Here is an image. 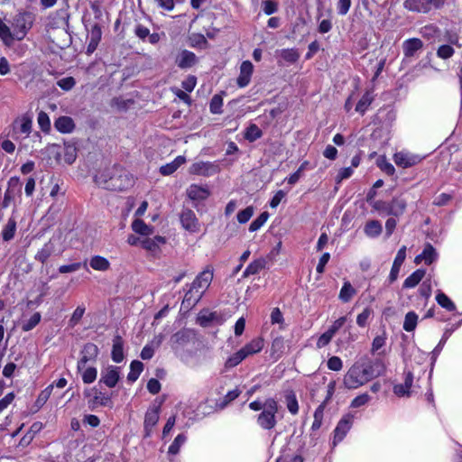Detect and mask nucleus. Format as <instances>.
<instances>
[{"label":"nucleus","instance_id":"1","mask_svg":"<svg viewBox=\"0 0 462 462\" xmlns=\"http://www.w3.org/2000/svg\"><path fill=\"white\" fill-rule=\"evenodd\" d=\"M94 180L100 188L114 191L128 189L134 183L132 175L117 167L99 171L95 176Z\"/></svg>","mask_w":462,"mask_h":462},{"label":"nucleus","instance_id":"2","mask_svg":"<svg viewBox=\"0 0 462 462\" xmlns=\"http://www.w3.org/2000/svg\"><path fill=\"white\" fill-rule=\"evenodd\" d=\"M252 411H260L256 422L263 430H273L277 424L280 405L273 398H267L264 401L256 400L249 403Z\"/></svg>","mask_w":462,"mask_h":462},{"label":"nucleus","instance_id":"3","mask_svg":"<svg viewBox=\"0 0 462 462\" xmlns=\"http://www.w3.org/2000/svg\"><path fill=\"white\" fill-rule=\"evenodd\" d=\"M213 276V268L211 266H207L193 281L189 291L185 296L186 300H193L194 302L199 301L204 292L210 286Z\"/></svg>","mask_w":462,"mask_h":462},{"label":"nucleus","instance_id":"4","mask_svg":"<svg viewBox=\"0 0 462 462\" xmlns=\"http://www.w3.org/2000/svg\"><path fill=\"white\" fill-rule=\"evenodd\" d=\"M45 151L55 159L57 163L72 164L77 159V148L71 143H65L63 146L56 143L49 144Z\"/></svg>","mask_w":462,"mask_h":462},{"label":"nucleus","instance_id":"5","mask_svg":"<svg viewBox=\"0 0 462 462\" xmlns=\"http://www.w3.org/2000/svg\"><path fill=\"white\" fill-rule=\"evenodd\" d=\"M367 383L362 370L359 367V362L355 363L345 374L343 384L348 390H356Z\"/></svg>","mask_w":462,"mask_h":462},{"label":"nucleus","instance_id":"6","mask_svg":"<svg viewBox=\"0 0 462 462\" xmlns=\"http://www.w3.org/2000/svg\"><path fill=\"white\" fill-rule=\"evenodd\" d=\"M32 119L28 114H23L14 119L12 124L13 137L19 138L23 135L28 137L32 131Z\"/></svg>","mask_w":462,"mask_h":462},{"label":"nucleus","instance_id":"7","mask_svg":"<svg viewBox=\"0 0 462 462\" xmlns=\"http://www.w3.org/2000/svg\"><path fill=\"white\" fill-rule=\"evenodd\" d=\"M186 195L194 204L201 203L211 196V190L208 185L190 184L186 189Z\"/></svg>","mask_w":462,"mask_h":462},{"label":"nucleus","instance_id":"8","mask_svg":"<svg viewBox=\"0 0 462 462\" xmlns=\"http://www.w3.org/2000/svg\"><path fill=\"white\" fill-rule=\"evenodd\" d=\"M84 396L88 398V404L92 407L109 406L112 403L111 398L97 387L86 389Z\"/></svg>","mask_w":462,"mask_h":462},{"label":"nucleus","instance_id":"9","mask_svg":"<svg viewBox=\"0 0 462 462\" xmlns=\"http://www.w3.org/2000/svg\"><path fill=\"white\" fill-rule=\"evenodd\" d=\"M26 34V29L23 25L21 29H14V32L0 18V39L5 44L10 46L14 41H21Z\"/></svg>","mask_w":462,"mask_h":462},{"label":"nucleus","instance_id":"10","mask_svg":"<svg viewBox=\"0 0 462 462\" xmlns=\"http://www.w3.org/2000/svg\"><path fill=\"white\" fill-rule=\"evenodd\" d=\"M165 244L166 238L162 236L144 237L141 241V246L152 256H159Z\"/></svg>","mask_w":462,"mask_h":462},{"label":"nucleus","instance_id":"11","mask_svg":"<svg viewBox=\"0 0 462 462\" xmlns=\"http://www.w3.org/2000/svg\"><path fill=\"white\" fill-rule=\"evenodd\" d=\"M190 174L209 177L220 171L217 163L210 162H198L193 163L189 170Z\"/></svg>","mask_w":462,"mask_h":462},{"label":"nucleus","instance_id":"12","mask_svg":"<svg viewBox=\"0 0 462 462\" xmlns=\"http://www.w3.org/2000/svg\"><path fill=\"white\" fill-rule=\"evenodd\" d=\"M354 421V415L350 413L345 414L338 421L337 427L334 430L333 444L337 445L338 442L346 437L347 432L350 430Z\"/></svg>","mask_w":462,"mask_h":462},{"label":"nucleus","instance_id":"13","mask_svg":"<svg viewBox=\"0 0 462 462\" xmlns=\"http://www.w3.org/2000/svg\"><path fill=\"white\" fill-rule=\"evenodd\" d=\"M359 367L362 370L365 377H366L367 383L372 379L380 376L384 372V366L380 361H369L366 363L359 362Z\"/></svg>","mask_w":462,"mask_h":462},{"label":"nucleus","instance_id":"14","mask_svg":"<svg viewBox=\"0 0 462 462\" xmlns=\"http://www.w3.org/2000/svg\"><path fill=\"white\" fill-rule=\"evenodd\" d=\"M180 223L184 229L190 233L199 231V223L195 213L190 209H185L180 215Z\"/></svg>","mask_w":462,"mask_h":462},{"label":"nucleus","instance_id":"15","mask_svg":"<svg viewBox=\"0 0 462 462\" xmlns=\"http://www.w3.org/2000/svg\"><path fill=\"white\" fill-rule=\"evenodd\" d=\"M120 379L119 369L116 366L109 365L101 372L99 383H104L109 388L115 387Z\"/></svg>","mask_w":462,"mask_h":462},{"label":"nucleus","instance_id":"16","mask_svg":"<svg viewBox=\"0 0 462 462\" xmlns=\"http://www.w3.org/2000/svg\"><path fill=\"white\" fill-rule=\"evenodd\" d=\"M419 155L410 153L408 152H399L393 155V161L397 166L402 168L411 167L420 162Z\"/></svg>","mask_w":462,"mask_h":462},{"label":"nucleus","instance_id":"17","mask_svg":"<svg viewBox=\"0 0 462 462\" xmlns=\"http://www.w3.org/2000/svg\"><path fill=\"white\" fill-rule=\"evenodd\" d=\"M253 72L254 65L250 60H245L241 63L239 75L236 79V83L239 88H245L250 83Z\"/></svg>","mask_w":462,"mask_h":462},{"label":"nucleus","instance_id":"18","mask_svg":"<svg viewBox=\"0 0 462 462\" xmlns=\"http://www.w3.org/2000/svg\"><path fill=\"white\" fill-rule=\"evenodd\" d=\"M160 418L159 407L150 408L144 417V436L150 437Z\"/></svg>","mask_w":462,"mask_h":462},{"label":"nucleus","instance_id":"19","mask_svg":"<svg viewBox=\"0 0 462 462\" xmlns=\"http://www.w3.org/2000/svg\"><path fill=\"white\" fill-rule=\"evenodd\" d=\"M413 383V374L411 372H407L404 377L403 383H397L393 386V393L398 397H409L411 393V386Z\"/></svg>","mask_w":462,"mask_h":462},{"label":"nucleus","instance_id":"20","mask_svg":"<svg viewBox=\"0 0 462 462\" xmlns=\"http://www.w3.org/2000/svg\"><path fill=\"white\" fill-rule=\"evenodd\" d=\"M77 369L81 374V378L84 383L90 384L94 383L97 377V370L94 366L87 365V363L78 362Z\"/></svg>","mask_w":462,"mask_h":462},{"label":"nucleus","instance_id":"21","mask_svg":"<svg viewBox=\"0 0 462 462\" xmlns=\"http://www.w3.org/2000/svg\"><path fill=\"white\" fill-rule=\"evenodd\" d=\"M264 346V341L262 337H255L245 344L241 349L243 350L245 357L260 353Z\"/></svg>","mask_w":462,"mask_h":462},{"label":"nucleus","instance_id":"22","mask_svg":"<svg viewBox=\"0 0 462 462\" xmlns=\"http://www.w3.org/2000/svg\"><path fill=\"white\" fill-rule=\"evenodd\" d=\"M185 162L186 158L182 155H179L172 162L161 166L159 171L163 176L171 175Z\"/></svg>","mask_w":462,"mask_h":462},{"label":"nucleus","instance_id":"23","mask_svg":"<svg viewBox=\"0 0 462 462\" xmlns=\"http://www.w3.org/2000/svg\"><path fill=\"white\" fill-rule=\"evenodd\" d=\"M196 55L186 50L180 51L176 59L177 65L181 69L190 68L196 63Z\"/></svg>","mask_w":462,"mask_h":462},{"label":"nucleus","instance_id":"24","mask_svg":"<svg viewBox=\"0 0 462 462\" xmlns=\"http://www.w3.org/2000/svg\"><path fill=\"white\" fill-rule=\"evenodd\" d=\"M407 207V202L404 199L394 198L389 203L388 215H392L394 217L402 216Z\"/></svg>","mask_w":462,"mask_h":462},{"label":"nucleus","instance_id":"25","mask_svg":"<svg viewBox=\"0 0 462 462\" xmlns=\"http://www.w3.org/2000/svg\"><path fill=\"white\" fill-rule=\"evenodd\" d=\"M277 55L280 59V63L293 64L299 58L300 53L296 49H282L277 51Z\"/></svg>","mask_w":462,"mask_h":462},{"label":"nucleus","instance_id":"26","mask_svg":"<svg viewBox=\"0 0 462 462\" xmlns=\"http://www.w3.org/2000/svg\"><path fill=\"white\" fill-rule=\"evenodd\" d=\"M437 258V253L432 245H427L423 250V252L417 255L414 259V263L419 264L424 262L426 264H430Z\"/></svg>","mask_w":462,"mask_h":462},{"label":"nucleus","instance_id":"27","mask_svg":"<svg viewBox=\"0 0 462 462\" xmlns=\"http://www.w3.org/2000/svg\"><path fill=\"white\" fill-rule=\"evenodd\" d=\"M131 227L134 233L138 234L143 238L148 237L153 234V227L138 218L133 221Z\"/></svg>","mask_w":462,"mask_h":462},{"label":"nucleus","instance_id":"28","mask_svg":"<svg viewBox=\"0 0 462 462\" xmlns=\"http://www.w3.org/2000/svg\"><path fill=\"white\" fill-rule=\"evenodd\" d=\"M422 42L418 38H412L403 42V53L406 57L413 56L422 48Z\"/></svg>","mask_w":462,"mask_h":462},{"label":"nucleus","instance_id":"29","mask_svg":"<svg viewBox=\"0 0 462 462\" xmlns=\"http://www.w3.org/2000/svg\"><path fill=\"white\" fill-rule=\"evenodd\" d=\"M98 347L93 343H88L84 346L81 357L78 362L88 363V361L95 360L98 356Z\"/></svg>","mask_w":462,"mask_h":462},{"label":"nucleus","instance_id":"30","mask_svg":"<svg viewBox=\"0 0 462 462\" xmlns=\"http://www.w3.org/2000/svg\"><path fill=\"white\" fill-rule=\"evenodd\" d=\"M112 360L120 363L124 360V342L121 337L117 336L113 339Z\"/></svg>","mask_w":462,"mask_h":462},{"label":"nucleus","instance_id":"31","mask_svg":"<svg viewBox=\"0 0 462 462\" xmlns=\"http://www.w3.org/2000/svg\"><path fill=\"white\" fill-rule=\"evenodd\" d=\"M55 128L62 133H71L75 127L73 120L69 116H60L54 123Z\"/></svg>","mask_w":462,"mask_h":462},{"label":"nucleus","instance_id":"32","mask_svg":"<svg viewBox=\"0 0 462 462\" xmlns=\"http://www.w3.org/2000/svg\"><path fill=\"white\" fill-rule=\"evenodd\" d=\"M89 265L95 271L106 272L110 269V262L100 255H95L89 259Z\"/></svg>","mask_w":462,"mask_h":462},{"label":"nucleus","instance_id":"33","mask_svg":"<svg viewBox=\"0 0 462 462\" xmlns=\"http://www.w3.org/2000/svg\"><path fill=\"white\" fill-rule=\"evenodd\" d=\"M417 4L413 7L414 10L418 12H423L427 13L430 10L431 6L434 7H439L441 6L445 0H427L426 2L424 0H416Z\"/></svg>","mask_w":462,"mask_h":462},{"label":"nucleus","instance_id":"34","mask_svg":"<svg viewBox=\"0 0 462 462\" xmlns=\"http://www.w3.org/2000/svg\"><path fill=\"white\" fill-rule=\"evenodd\" d=\"M425 276V271L422 269H418L415 272H413L410 276H408L404 282L403 287L410 289L414 288L419 284V282L423 279Z\"/></svg>","mask_w":462,"mask_h":462},{"label":"nucleus","instance_id":"35","mask_svg":"<svg viewBox=\"0 0 462 462\" xmlns=\"http://www.w3.org/2000/svg\"><path fill=\"white\" fill-rule=\"evenodd\" d=\"M382 225L377 220L368 221L364 227L365 234L369 237L378 236L382 233Z\"/></svg>","mask_w":462,"mask_h":462},{"label":"nucleus","instance_id":"36","mask_svg":"<svg viewBox=\"0 0 462 462\" xmlns=\"http://www.w3.org/2000/svg\"><path fill=\"white\" fill-rule=\"evenodd\" d=\"M266 262L263 258H259L252 262L245 270L243 276L248 277L258 273L265 267Z\"/></svg>","mask_w":462,"mask_h":462},{"label":"nucleus","instance_id":"37","mask_svg":"<svg viewBox=\"0 0 462 462\" xmlns=\"http://www.w3.org/2000/svg\"><path fill=\"white\" fill-rule=\"evenodd\" d=\"M243 350L240 348L238 351L232 354L225 362V367L229 369L238 365L245 359Z\"/></svg>","mask_w":462,"mask_h":462},{"label":"nucleus","instance_id":"38","mask_svg":"<svg viewBox=\"0 0 462 462\" xmlns=\"http://www.w3.org/2000/svg\"><path fill=\"white\" fill-rule=\"evenodd\" d=\"M356 293V291L351 283L349 282H345L339 291L338 298L343 302H348Z\"/></svg>","mask_w":462,"mask_h":462},{"label":"nucleus","instance_id":"39","mask_svg":"<svg viewBox=\"0 0 462 462\" xmlns=\"http://www.w3.org/2000/svg\"><path fill=\"white\" fill-rule=\"evenodd\" d=\"M143 370V365L140 361H133L130 365V372L127 375V379L130 382H135L142 371Z\"/></svg>","mask_w":462,"mask_h":462},{"label":"nucleus","instance_id":"40","mask_svg":"<svg viewBox=\"0 0 462 462\" xmlns=\"http://www.w3.org/2000/svg\"><path fill=\"white\" fill-rule=\"evenodd\" d=\"M217 319L216 312H210L208 310L201 311L198 316V323L202 327H208L211 322Z\"/></svg>","mask_w":462,"mask_h":462},{"label":"nucleus","instance_id":"41","mask_svg":"<svg viewBox=\"0 0 462 462\" xmlns=\"http://www.w3.org/2000/svg\"><path fill=\"white\" fill-rule=\"evenodd\" d=\"M436 300L439 305H440L442 308L453 311L456 310V306L454 302L442 291H439L436 295Z\"/></svg>","mask_w":462,"mask_h":462},{"label":"nucleus","instance_id":"42","mask_svg":"<svg viewBox=\"0 0 462 462\" xmlns=\"http://www.w3.org/2000/svg\"><path fill=\"white\" fill-rule=\"evenodd\" d=\"M372 101H373L372 94L370 92L365 93L363 95V97H361V99L358 101V103L356 106V111L363 115L368 109Z\"/></svg>","mask_w":462,"mask_h":462},{"label":"nucleus","instance_id":"43","mask_svg":"<svg viewBox=\"0 0 462 462\" xmlns=\"http://www.w3.org/2000/svg\"><path fill=\"white\" fill-rule=\"evenodd\" d=\"M15 230H16V223L14 219L10 218L7 221L6 225L3 228V231H2L3 239L5 241L11 240L15 234Z\"/></svg>","mask_w":462,"mask_h":462},{"label":"nucleus","instance_id":"44","mask_svg":"<svg viewBox=\"0 0 462 462\" xmlns=\"http://www.w3.org/2000/svg\"><path fill=\"white\" fill-rule=\"evenodd\" d=\"M101 38V30L95 26L91 31V39L88 45V52L92 53L96 49Z\"/></svg>","mask_w":462,"mask_h":462},{"label":"nucleus","instance_id":"45","mask_svg":"<svg viewBox=\"0 0 462 462\" xmlns=\"http://www.w3.org/2000/svg\"><path fill=\"white\" fill-rule=\"evenodd\" d=\"M53 387L54 384H50L39 393L35 402V404L38 408L42 407L47 402L50 396L51 395Z\"/></svg>","mask_w":462,"mask_h":462},{"label":"nucleus","instance_id":"46","mask_svg":"<svg viewBox=\"0 0 462 462\" xmlns=\"http://www.w3.org/2000/svg\"><path fill=\"white\" fill-rule=\"evenodd\" d=\"M285 400L288 411L292 415H296L299 412V403L296 395L293 393H290L286 394Z\"/></svg>","mask_w":462,"mask_h":462},{"label":"nucleus","instance_id":"47","mask_svg":"<svg viewBox=\"0 0 462 462\" xmlns=\"http://www.w3.org/2000/svg\"><path fill=\"white\" fill-rule=\"evenodd\" d=\"M269 214L267 212L261 213L249 226L250 232L259 230L268 220Z\"/></svg>","mask_w":462,"mask_h":462},{"label":"nucleus","instance_id":"48","mask_svg":"<svg viewBox=\"0 0 462 462\" xmlns=\"http://www.w3.org/2000/svg\"><path fill=\"white\" fill-rule=\"evenodd\" d=\"M373 316V310L371 308H365L356 317V324L360 328H365L368 324L371 317Z\"/></svg>","mask_w":462,"mask_h":462},{"label":"nucleus","instance_id":"49","mask_svg":"<svg viewBox=\"0 0 462 462\" xmlns=\"http://www.w3.org/2000/svg\"><path fill=\"white\" fill-rule=\"evenodd\" d=\"M186 439L187 438L184 434H179L169 447V454L177 455L181 446L185 443Z\"/></svg>","mask_w":462,"mask_h":462},{"label":"nucleus","instance_id":"50","mask_svg":"<svg viewBox=\"0 0 462 462\" xmlns=\"http://www.w3.org/2000/svg\"><path fill=\"white\" fill-rule=\"evenodd\" d=\"M417 321L418 316L412 311L408 312L404 319L403 329L408 332L412 331L416 328Z\"/></svg>","mask_w":462,"mask_h":462},{"label":"nucleus","instance_id":"51","mask_svg":"<svg viewBox=\"0 0 462 462\" xmlns=\"http://www.w3.org/2000/svg\"><path fill=\"white\" fill-rule=\"evenodd\" d=\"M254 213V208L252 206H249L242 210H240L236 215V219L240 224L247 223L250 218L253 217Z\"/></svg>","mask_w":462,"mask_h":462},{"label":"nucleus","instance_id":"52","mask_svg":"<svg viewBox=\"0 0 462 462\" xmlns=\"http://www.w3.org/2000/svg\"><path fill=\"white\" fill-rule=\"evenodd\" d=\"M262 136V131L255 125H251L245 134V138L249 142H254Z\"/></svg>","mask_w":462,"mask_h":462},{"label":"nucleus","instance_id":"53","mask_svg":"<svg viewBox=\"0 0 462 462\" xmlns=\"http://www.w3.org/2000/svg\"><path fill=\"white\" fill-rule=\"evenodd\" d=\"M377 166L386 172L388 175H393L395 172V169L392 163H390L385 156H380L376 161Z\"/></svg>","mask_w":462,"mask_h":462},{"label":"nucleus","instance_id":"54","mask_svg":"<svg viewBox=\"0 0 462 462\" xmlns=\"http://www.w3.org/2000/svg\"><path fill=\"white\" fill-rule=\"evenodd\" d=\"M37 122L40 128L43 132H48L51 128V120L49 116L45 112H40L38 114Z\"/></svg>","mask_w":462,"mask_h":462},{"label":"nucleus","instance_id":"55","mask_svg":"<svg viewBox=\"0 0 462 462\" xmlns=\"http://www.w3.org/2000/svg\"><path fill=\"white\" fill-rule=\"evenodd\" d=\"M370 399L371 398L367 393L359 394L352 400V402L350 403V407L351 408H359V407L365 406L369 402Z\"/></svg>","mask_w":462,"mask_h":462},{"label":"nucleus","instance_id":"56","mask_svg":"<svg viewBox=\"0 0 462 462\" xmlns=\"http://www.w3.org/2000/svg\"><path fill=\"white\" fill-rule=\"evenodd\" d=\"M86 311V308L83 304L81 305H79L75 310L73 311L71 317H70V319H69V322L71 325H77L81 318L83 317L84 313Z\"/></svg>","mask_w":462,"mask_h":462},{"label":"nucleus","instance_id":"57","mask_svg":"<svg viewBox=\"0 0 462 462\" xmlns=\"http://www.w3.org/2000/svg\"><path fill=\"white\" fill-rule=\"evenodd\" d=\"M327 365L329 370L338 372L343 368V362L338 356H331Z\"/></svg>","mask_w":462,"mask_h":462},{"label":"nucleus","instance_id":"58","mask_svg":"<svg viewBox=\"0 0 462 462\" xmlns=\"http://www.w3.org/2000/svg\"><path fill=\"white\" fill-rule=\"evenodd\" d=\"M41 320V314L36 312L34 313L29 320L23 323V329L24 331H29L32 329Z\"/></svg>","mask_w":462,"mask_h":462},{"label":"nucleus","instance_id":"59","mask_svg":"<svg viewBox=\"0 0 462 462\" xmlns=\"http://www.w3.org/2000/svg\"><path fill=\"white\" fill-rule=\"evenodd\" d=\"M76 84L74 78L67 77L57 81V85L63 90H70Z\"/></svg>","mask_w":462,"mask_h":462},{"label":"nucleus","instance_id":"60","mask_svg":"<svg viewBox=\"0 0 462 462\" xmlns=\"http://www.w3.org/2000/svg\"><path fill=\"white\" fill-rule=\"evenodd\" d=\"M334 335L327 330L322 335L319 336V337L317 340V347L322 348L329 344L331 339L333 338Z\"/></svg>","mask_w":462,"mask_h":462},{"label":"nucleus","instance_id":"61","mask_svg":"<svg viewBox=\"0 0 462 462\" xmlns=\"http://www.w3.org/2000/svg\"><path fill=\"white\" fill-rule=\"evenodd\" d=\"M454 54V49L449 45H441L437 51V55L441 59H448Z\"/></svg>","mask_w":462,"mask_h":462},{"label":"nucleus","instance_id":"62","mask_svg":"<svg viewBox=\"0 0 462 462\" xmlns=\"http://www.w3.org/2000/svg\"><path fill=\"white\" fill-rule=\"evenodd\" d=\"M353 173H354V170L352 167L342 168L338 171V172L337 174L336 181L337 183H340L342 180L350 178Z\"/></svg>","mask_w":462,"mask_h":462},{"label":"nucleus","instance_id":"63","mask_svg":"<svg viewBox=\"0 0 462 462\" xmlns=\"http://www.w3.org/2000/svg\"><path fill=\"white\" fill-rule=\"evenodd\" d=\"M346 316L340 317L332 323L328 330L335 336V334L346 324Z\"/></svg>","mask_w":462,"mask_h":462},{"label":"nucleus","instance_id":"64","mask_svg":"<svg viewBox=\"0 0 462 462\" xmlns=\"http://www.w3.org/2000/svg\"><path fill=\"white\" fill-rule=\"evenodd\" d=\"M263 10L265 14L270 15L277 11V4L273 0H265L262 3Z\"/></svg>","mask_w":462,"mask_h":462}]
</instances>
